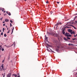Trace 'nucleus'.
Masks as SVG:
<instances>
[{
  "mask_svg": "<svg viewBox=\"0 0 77 77\" xmlns=\"http://www.w3.org/2000/svg\"><path fill=\"white\" fill-rule=\"evenodd\" d=\"M4 64H2L1 67H0V71L1 70V67H2V68L1 69V71H2V70H4V71L5 72V68L4 67Z\"/></svg>",
  "mask_w": 77,
  "mask_h": 77,
  "instance_id": "1",
  "label": "nucleus"
},
{
  "mask_svg": "<svg viewBox=\"0 0 77 77\" xmlns=\"http://www.w3.org/2000/svg\"><path fill=\"white\" fill-rule=\"evenodd\" d=\"M65 36H66L67 37H71L72 36L71 35H69V33H66L65 34Z\"/></svg>",
  "mask_w": 77,
  "mask_h": 77,
  "instance_id": "2",
  "label": "nucleus"
},
{
  "mask_svg": "<svg viewBox=\"0 0 77 77\" xmlns=\"http://www.w3.org/2000/svg\"><path fill=\"white\" fill-rule=\"evenodd\" d=\"M62 24V23L61 22H59L57 23L56 25H55V26H58L59 25H61Z\"/></svg>",
  "mask_w": 77,
  "mask_h": 77,
  "instance_id": "3",
  "label": "nucleus"
},
{
  "mask_svg": "<svg viewBox=\"0 0 77 77\" xmlns=\"http://www.w3.org/2000/svg\"><path fill=\"white\" fill-rule=\"evenodd\" d=\"M61 45H60V44H59V46H57V48H57L56 49V50L57 51H59V48H60V46Z\"/></svg>",
  "mask_w": 77,
  "mask_h": 77,
  "instance_id": "4",
  "label": "nucleus"
},
{
  "mask_svg": "<svg viewBox=\"0 0 77 77\" xmlns=\"http://www.w3.org/2000/svg\"><path fill=\"white\" fill-rule=\"evenodd\" d=\"M53 35L54 36V37H57V33H53Z\"/></svg>",
  "mask_w": 77,
  "mask_h": 77,
  "instance_id": "5",
  "label": "nucleus"
},
{
  "mask_svg": "<svg viewBox=\"0 0 77 77\" xmlns=\"http://www.w3.org/2000/svg\"><path fill=\"white\" fill-rule=\"evenodd\" d=\"M11 75V73H9L7 75V77H10Z\"/></svg>",
  "mask_w": 77,
  "mask_h": 77,
  "instance_id": "6",
  "label": "nucleus"
},
{
  "mask_svg": "<svg viewBox=\"0 0 77 77\" xmlns=\"http://www.w3.org/2000/svg\"><path fill=\"white\" fill-rule=\"evenodd\" d=\"M6 13H7V14L9 16H11V13L10 12H8V11H6Z\"/></svg>",
  "mask_w": 77,
  "mask_h": 77,
  "instance_id": "7",
  "label": "nucleus"
},
{
  "mask_svg": "<svg viewBox=\"0 0 77 77\" xmlns=\"http://www.w3.org/2000/svg\"><path fill=\"white\" fill-rule=\"evenodd\" d=\"M70 26H72V27H73L75 29H77V28L75 27L74 26L72 25H69Z\"/></svg>",
  "mask_w": 77,
  "mask_h": 77,
  "instance_id": "8",
  "label": "nucleus"
},
{
  "mask_svg": "<svg viewBox=\"0 0 77 77\" xmlns=\"http://www.w3.org/2000/svg\"><path fill=\"white\" fill-rule=\"evenodd\" d=\"M68 32L71 33L72 32V30L71 29H69L68 30Z\"/></svg>",
  "mask_w": 77,
  "mask_h": 77,
  "instance_id": "9",
  "label": "nucleus"
},
{
  "mask_svg": "<svg viewBox=\"0 0 77 77\" xmlns=\"http://www.w3.org/2000/svg\"><path fill=\"white\" fill-rule=\"evenodd\" d=\"M5 22H9V20L7 19H5Z\"/></svg>",
  "mask_w": 77,
  "mask_h": 77,
  "instance_id": "10",
  "label": "nucleus"
},
{
  "mask_svg": "<svg viewBox=\"0 0 77 77\" xmlns=\"http://www.w3.org/2000/svg\"><path fill=\"white\" fill-rule=\"evenodd\" d=\"M48 35H51V32H48Z\"/></svg>",
  "mask_w": 77,
  "mask_h": 77,
  "instance_id": "11",
  "label": "nucleus"
},
{
  "mask_svg": "<svg viewBox=\"0 0 77 77\" xmlns=\"http://www.w3.org/2000/svg\"><path fill=\"white\" fill-rule=\"evenodd\" d=\"M14 29V27H13V29H12V32H11V34L12 35L13 34Z\"/></svg>",
  "mask_w": 77,
  "mask_h": 77,
  "instance_id": "12",
  "label": "nucleus"
},
{
  "mask_svg": "<svg viewBox=\"0 0 77 77\" xmlns=\"http://www.w3.org/2000/svg\"><path fill=\"white\" fill-rule=\"evenodd\" d=\"M0 10H2V11H4V8H1L0 9Z\"/></svg>",
  "mask_w": 77,
  "mask_h": 77,
  "instance_id": "13",
  "label": "nucleus"
},
{
  "mask_svg": "<svg viewBox=\"0 0 77 77\" xmlns=\"http://www.w3.org/2000/svg\"><path fill=\"white\" fill-rule=\"evenodd\" d=\"M75 32L74 31H73L71 33V34H75Z\"/></svg>",
  "mask_w": 77,
  "mask_h": 77,
  "instance_id": "14",
  "label": "nucleus"
},
{
  "mask_svg": "<svg viewBox=\"0 0 77 77\" xmlns=\"http://www.w3.org/2000/svg\"><path fill=\"white\" fill-rule=\"evenodd\" d=\"M64 40H65V41H68V39L64 37Z\"/></svg>",
  "mask_w": 77,
  "mask_h": 77,
  "instance_id": "15",
  "label": "nucleus"
},
{
  "mask_svg": "<svg viewBox=\"0 0 77 77\" xmlns=\"http://www.w3.org/2000/svg\"><path fill=\"white\" fill-rule=\"evenodd\" d=\"M67 28L68 29H69V28H70V27H69V26H66V27H64V28Z\"/></svg>",
  "mask_w": 77,
  "mask_h": 77,
  "instance_id": "16",
  "label": "nucleus"
},
{
  "mask_svg": "<svg viewBox=\"0 0 77 77\" xmlns=\"http://www.w3.org/2000/svg\"><path fill=\"white\" fill-rule=\"evenodd\" d=\"M71 45H74L73 44H68L69 46H71Z\"/></svg>",
  "mask_w": 77,
  "mask_h": 77,
  "instance_id": "17",
  "label": "nucleus"
},
{
  "mask_svg": "<svg viewBox=\"0 0 77 77\" xmlns=\"http://www.w3.org/2000/svg\"><path fill=\"white\" fill-rule=\"evenodd\" d=\"M46 35H45V40H47L48 39V37H46Z\"/></svg>",
  "mask_w": 77,
  "mask_h": 77,
  "instance_id": "18",
  "label": "nucleus"
},
{
  "mask_svg": "<svg viewBox=\"0 0 77 77\" xmlns=\"http://www.w3.org/2000/svg\"><path fill=\"white\" fill-rule=\"evenodd\" d=\"M63 32V34H65V32L63 30V32Z\"/></svg>",
  "mask_w": 77,
  "mask_h": 77,
  "instance_id": "19",
  "label": "nucleus"
},
{
  "mask_svg": "<svg viewBox=\"0 0 77 77\" xmlns=\"http://www.w3.org/2000/svg\"><path fill=\"white\" fill-rule=\"evenodd\" d=\"M77 18V16H75L74 18V20H75V19H76Z\"/></svg>",
  "mask_w": 77,
  "mask_h": 77,
  "instance_id": "20",
  "label": "nucleus"
},
{
  "mask_svg": "<svg viewBox=\"0 0 77 77\" xmlns=\"http://www.w3.org/2000/svg\"><path fill=\"white\" fill-rule=\"evenodd\" d=\"M13 75L15 76V77H17V75H15V74H13Z\"/></svg>",
  "mask_w": 77,
  "mask_h": 77,
  "instance_id": "21",
  "label": "nucleus"
},
{
  "mask_svg": "<svg viewBox=\"0 0 77 77\" xmlns=\"http://www.w3.org/2000/svg\"><path fill=\"white\" fill-rule=\"evenodd\" d=\"M17 75H17V77H20L19 74V73H17Z\"/></svg>",
  "mask_w": 77,
  "mask_h": 77,
  "instance_id": "22",
  "label": "nucleus"
},
{
  "mask_svg": "<svg viewBox=\"0 0 77 77\" xmlns=\"http://www.w3.org/2000/svg\"><path fill=\"white\" fill-rule=\"evenodd\" d=\"M49 48H47V51L48 52L50 51L49 50Z\"/></svg>",
  "mask_w": 77,
  "mask_h": 77,
  "instance_id": "23",
  "label": "nucleus"
},
{
  "mask_svg": "<svg viewBox=\"0 0 77 77\" xmlns=\"http://www.w3.org/2000/svg\"><path fill=\"white\" fill-rule=\"evenodd\" d=\"M70 24H73V22H70Z\"/></svg>",
  "mask_w": 77,
  "mask_h": 77,
  "instance_id": "24",
  "label": "nucleus"
},
{
  "mask_svg": "<svg viewBox=\"0 0 77 77\" xmlns=\"http://www.w3.org/2000/svg\"><path fill=\"white\" fill-rule=\"evenodd\" d=\"M7 35H6V34H4V37H6Z\"/></svg>",
  "mask_w": 77,
  "mask_h": 77,
  "instance_id": "25",
  "label": "nucleus"
},
{
  "mask_svg": "<svg viewBox=\"0 0 77 77\" xmlns=\"http://www.w3.org/2000/svg\"><path fill=\"white\" fill-rule=\"evenodd\" d=\"M46 48H47V49H50V48H48V47L47 46H46Z\"/></svg>",
  "mask_w": 77,
  "mask_h": 77,
  "instance_id": "26",
  "label": "nucleus"
},
{
  "mask_svg": "<svg viewBox=\"0 0 77 77\" xmlns=\"http://www.w3.org/2000/svg\"><path fill=\"white\" fill-rule=\"evenodd\" d=\"M52 13H53V11H51L50 12V14H52Z\"/></svg>",
  "mask_w": 77,
  "mask_h": 77,
  "instance_id": "27",
  "label": "nucleus"
},
{
  "mask_svg": "<svg viewBox=\"0 0 77 77\" xmlns=\"http://www.w3.org/2000/svg\"><path fill=\"white\" fill-rule=\"evenodd\" d=\"M47 46L49 47H50V45H48V44H47Z\"/></svg>",
  "mask_w": 77,
  "mask_h": 77,
  "instance_id": "28",
  "label": "nucleus"
},
{
  "mask_svg": "<svg viewBox=\"0 0 77 77\" xmlns=\"http://www.w3.org/2000/svg\"><path fill=\"white\" fill-rule=\"evenodd\" d=\"M67 39L69 40H70V38H69L68 37H67Z\"/></svg>",
  "mask_w": 77,
  "mask_h": 77,
  "instance_id": "29",
  "label": "nucleus"
},
{
  "mask_svg": "<svg viewBox=\"0 0 77 77\" xmlns=\"http://www.w3.org/2000/svg\"><path fill=\"white\" fill-rule=\"evenodd\" d=\"M2 51H4V48H2Z\"/></svg>",
  "mask_w": 77,
  "mask_h": 77,
  "instance_id": "30",
  "label": "nucleus"
},
{
  "mask_svg": "<svg viewBox=\"0 0 77 77\" xmlns=\"http://www.w3.org/2000/svg\"><path fill=\"white\" fill-rule=\"evenodd\" d=\"M10 27H12V24H11V23H10Z\"/></svg>",
  "mask_w": 77,
  "mask_h": 77,
  "instance_id": "31",
  "label": "nucleus"
},
{
  "mask_svg": "<svg viewBox=\"0 0 77 77\" xmlns=\"http://www.w3.org/2000/svg\"><path fill=\"white\" fill-rule=\"evenodd\" d=\"M1 49H2L1 46H0V51H1Z\"/></svg>",
  "mask_w": 77,
  "mask_h": 77,
  "instance_id": "32",
  "label": "nucleus"
},
{
  "mask_svg": "<svg viewBox=\"0 0 77 77\" xmlns=\"http://www.w3.org/2000/svg\"><path fill=\"white\" fill-rule=\"evenodd\" d=\"M3 32H2V33H1V35H3Z\"/></svg>",
  "mask_w": 77,
  "mask_h": 77,
  "instance_id": "33",
  "label": "nucleus"
},
{
  "mask_svg": "<svg viewBox=\"0 0 77 77\" xmlns=\"http://www.w3.org/2000/svg\"><path fill=\"white\" fill-rule=\"evenodd\" d=\"M10 22H11V23H13V22L12 20H10Z\"/></svg>",
  "mask_w": 77,
  "mask_h": 77,
  "instance_id": "34",
  "label": "nucleus"
},
{
  "mask_svg": "<svg viewBox=\"0 0 77 77\" xmlns=\"http://www.w3.org/2000/svg\"><path fill=\"white\" fill-rule=\"evenodd\" d=\"M48 1H47L46 2V3H47V4H48Z\"/></svg>",
  "mask_w": 77,
  "mask_h": 77,
  "instance_id": "35",
  "label": "nucleus"
},
{
  "mask_svg": "<svg viewBox=\"0 0 77 77\" xmlns=\"http://www.w3.org/2000/svg\"><path fill=\"white\" fill-rule=\"evenodd\" d=\"M57 4H59L60 3V2H57Z\"/></svg>",
  "mask_w": 77,
  "mask_h": 77,
  "instance_id": "36",
  "label": "nucleus"
},
{
  "mask_svg": "<svg viewBox=\"0 0 77 77\" xmlns=\"http://www.w3.org/2000/svg\"><path fill=\"white\" fill-rule=\"evenodd\" d=\"M76 39V38H72V40H75Z\"/></svg>",
  "mask_w": 77,
  "mask_h": 77,
  "instance_id": "37",
  "label": "nucleus"
},
{
  "mask_svg": "<svg viewBox=\"0 0 77 77\" xmlns=\"http://www.w3.org/2000/svg\"><path fill=\"white\" fill-rule=\"evenodd\" d=\"M10 31V30L9 29V30H8V32H7V33H9Z\"/></svg>",
  "mask_w": 77,
  "mask_h": 77,
  "instance_id": "38",
  "label": "nucleus"
},
{
  "mask_svg": "<svg viewBox=\"0 0 77 77\" xmlns=\"http://www.w3.org/2000/svg\"><path fill=\"white\" fill-rule=\"evenodd\" d=\"M4 30H5L4 28H3V32H4Z\"/></svg>",
  "mask_w": 77,
  "mask_h": 77,
  "instance_id": "39",
  "label": "nucleus"
},
{
  "mask_svg": "<svg viewBox=\"0 0 77 77\" xmlns=\"http://www.w3.org/2000/svg\"><path fill=\"white\" fill-rule=\"evenodd\" d=\"M5 23L3 25V26H5Z\"/></svg>",
  "mask_w": 77,
  "mask_h": 77,
  "instance_id": "40",
  "label": "nucleus"
},
{
  "mask_svg": "<svg viewBox=\"0 0 77 77\" xmlns=\"http://www.w3.org/2000/svg\"><path fill=\"white\" fill-rule=\"evenodd\" d=\"M50 50H51V51L52 52H54L51 49H50Z\"/></svg>",
  "mask_w": 77,
  "mask_h": 77,
  "instance_id": "41",
  "label": "nucleus"
},
{
  "mask_svg": "<svg viewBox=\"0 0 77 77\" xmlns=\"http://www.w3.org/2000/svg\"><path fill=\"white\" fill-rule=\"evenodd\" d=\"M5 40H6V41H7L8 40V39L7 38L5 39Z\"/></svg>",
  "mask_w": 77,
  "mask_h": 77,
  "instance_id": "42",
  "label": "nucleus"
},
{
  "mask_svg": "<svg viewBox=\"0 0 77 77\" xmlns=\"http://www.w3.org/2000/svg\"><path fill=\"white\" fill-rule=\"evenodd\" d=\"M65 29H66V28H65V27H64V28H63V30L64 31V30H65Z\"/></svg>",
  "mask_w": 77,
  "mask_h": 77,
  "instance_id": "43",
  "label": "nucleus"
},
{
  "mask_svg": "<svg viewBox=\"0 0 77 77\" xmlns=\"http://www.w3.org/2000/svg\"><path fill=\"white\" fill-rule=\"evenodd\" d=\"M77 36H76V35H74V37H76Z\"/></svg>",
  "mask_w": 77,
  "mask_h": 77,
  "instance_id": "44",
  "label": "nucleus"
},
{
  "mask_svg": "<svg viewBox=\"0 0 77 77\" xmlns=\"http://www.w3.org/2000/svg\"><path fill=\"white\" fill-rule=\"evenodd\" d=\"M5 75H4L3 77H5Z\"/></svg>",
  "mask_w": 77,
  "mask_h": 77,
  "instance_id": "45",
  "label": "nucleus"
},
{
  "mask_svg": "<svg viewBox=\"0 0 77 77\" xmlns=\"http://www.w3.org/2000/svg\"><path fill=\"white\" fill-rule=\"evenodd\" d=\"M75 75H77V72L75 74Z\"/></svg>",
  "mask_w": 77,
  "mask_h": 77,
  "instance_id": "46",
  "label": "nucleus"
},
{
  "mask_svg": "<svg viewBox=\"0 0 77 77\" xmlns=\"http://www.w3.org/2000/svg\"><path fill=\"white\" fill-rule=\"evenodd\" d=\"M10 47H11L10 46H8V47H7L8 48H10Z\"/></svg>",
  "mask_w": 77,
  "mask_h": 77,
  "instance_id": "47",
  "label": "nucleus"
},
{
  "mask_svg": "<svg viewBox=\"0 0 77 77\" xmlns=\"http://www.w3.org/2000/svg\"><path fill=\"white\" fill-rule=\"evenodd\" d=\"M4 11V13H6V11Z\"/></svg>",
  "mask_w": 77,
  "mask_h": 77,
  "instance_id": "48",
  "label": "nucleus"
},
{
  "mask_svg": "<svg viewBox=\"0 0 77 77\" xmlns=\"http://www.w3.org/2000/svg\"><path fill=\"white\" fill-rule=\"evenodd\" d=\"M5 23V21H3V23Z\"/></svg>",
  "mask_w": 77,
  "mask_h": 77,
  "instance_id": "49",
  "label": "nucleus"
},
{
  "mask_svg": "<svg viewBox=\"0 0 77 77\" xmlns=\"http://www.w3.org/2000/svg\"><path fill=\"white\" fill-rule=\"evenodd\" d=\"M4 61V60H3L2 61V63H3Z\"/></svg>",
  "mask_w": 77,
  "mask_h": 77,
  "instance_id": "50",
  "label": "nucleus"
},
{
  "mask_svg": "<svg viewBox=\"0 0 77 77\" xmlns=\"http://www.w3.org/2000/svg\"><path fill=\"white\" fill-rule=\"evenodd\" d=\"M0 20H1V21H2V19H1Z\"/></svg>",
  "mask_w": 77,
  "mask_h": 77,
  "instance_id": "51",
  "label": "nucleus"
},
{
  "mask_svg": "<svg viewBox=\"0 0 77 77\" xmlns=\"http://www.w3.org/2000/svg\"><path fill=\"white\" fill-rule=\"evenodd\" d=\"M0 32H2V30H0Z\"/></svg>",
  "mask_w": 77,
  "mask_h": 77,
  "instance_id": "52",
  "label": "nucleus"
},
{
  "mask_svg": "<svg viewBox=\"0 0 77 77\" xmlns=\"http://www.w3.org/2000/svg\"><path fill=\"white\" fill-rule=\"evenodd\" d=\"M70 42H72V41H71Z\"/></svg>",
  "mask_w": 77,
  "mask_h": 77,
  "instance_id": "53",
  "label": "nucleus"
},
{
  "mask_svg": "<svg viewBox=\"0 0 77 77\" xmlns=\"http://www.w3.org/2000/svg\"><path fill=\"white\" fill-rule=\"evenodd\" d=\"M8 28H7V30H8Z\"/></svg>",
  "mask_w": 77,
  "mask_h": 77,
  "instance_id": "54",
  "label": "nucleus"
},
{
  "mask_svg": "<svg viewBox=\"0 0 77 77\" xmlns=\"http://www.w3.org/2000/svg\"><path fill=\"white\" fill-rule=\"evenodd\" d=\"M75 22H76V23H77V21H75Z\"/></svg>",
  "mask_w": 77,
  "mask_h": 77,
  "instance_id": "55",
  "label": "nucleus"
},
{
  "mask_svg": "<svg viewBox=\"0 0 77 77\" xmlns=\"http://www.w3.org/2000/svg\"><path fill=\"white\" fill-rule=\"evenodd\" d=\"M76 36H77V34H76Z\"/></svg>",
  "mask_w": 77,
  "mask_h": 77,
  "instance_id": "56",
  "label": "nucleus"
},
{
  "mask_svg": "<svg viewBox=\"0 0 77 77\" xmlns=\"http://www.w3.org/2000/svg\"><path fill=\"white\" fill-rule=\"evenodd\" d=\"M5 73H4V75H5Z\"/></svg>",
  "mask_w": 77,
  "mask_h": 77,
  "instance_id": "57",
  "label": "nucleus"
},
{
  "mask_svg": "<svg viewBox=\"0 0 77 77\" xmlns=\"http://www.w3.org/2000/svg\"><path fill=\"white\" fill-rule=\"evenodd\" d=\"M1 19H3V18L2 17Z\"/></svg>",
  "mask_w": 77,
  "mask_h": 77,
  "instance_id": "58",
  "label": "nucleus"
},
{
  "mask_svg": "<svg viewBox=\"0 0 77 77\" xmlns=\"http://www.w3.org/2000/svg\"><path fill=\"white\" fill-rule=\"evenodd\" d=\"M6 28H7L8 27H7V26H6Z\"/></svg>",
  "mask_w": 77,
  "mask_h": 77,
  "instance_id": "59",
  "label": "nucleus"
},
{
  "mask_svg": "<svg viewBox=\"0 0 77 77\" xmlns=\"http://www.w3.org/2000/svg\"><path fill=\"white\" fill-rule=\"evenodd\" d=\"M25 1H26V0H24Z\"/></svg>",
  "mask_w": 77,
  "mask_h": 77,
  "instance_id": "60",
  "label": "nucleus"
},
{
  "mask_svg": "<svg viewBox=\"0 0 77 77\" xmlns=\"http://www.w3.org/2000/svg\"><path fill=\"white\" fill-rule=\"evenodd\" d=\"M75 77H77V76H76Z\"/></svg>",
  "mask_w": 77,
  "mask_h": 77,
  "instance_id": "61",
  "label": "nucleus"
},
{
  "mask_svg": "<svg viewBox=\"0 0 77 77\" xmlns=\"http://www.w3.org/2000/svg\"><path fill=\"white\" fill-rule=\"evenodd\" d=\"M4 16H5V14H4Z\"/></svg>",
  "mask_w": 77,
  "mask_h": 77,
  "instance_id": "62",
  "label": "nucleus"
},
{
  "mask_svg": "<svg viewBox=\"0 0 77 77\" xmlns=\"http://www.w3.org/2000/svg\"><path fill=\"white\" fill-rule=\"evenodd\" d=\"M0 36H1V35L0 34Z\"/></svg>",
  "mask_w": 77,
  "mask_h": 77,
  "instance_id": "63",
  "label": "nucleus"
},
{
  "mask_svg": "<svg viewBox=\"0 0 77 77\" xmlns=\"http://www.w3.org/2000/svg\"><path fill=\"white\" fill-rule=\"evenodd\" d=\"M5 15H6V14H5Z\"/></svg>",
  "mask_w": 77,
  "mask_h": 77,
  "instance_id": "64",
  "label": "nucleus"
}]
</instances>
